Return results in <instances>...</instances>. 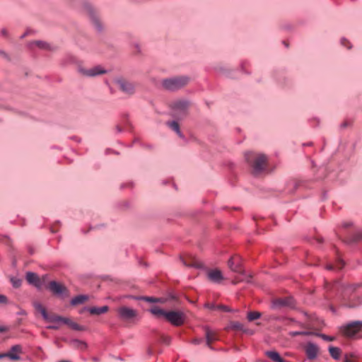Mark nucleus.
Here are the masks:
<instances>
[{"mask_svg": "<svg viewBox=\"0 0 362 362\" xmlns=\"http://www.w3.org/2000/svg\"><path fill=\"white\" fill-rule=\"evenodd\" d=\"M33 307L35 309L41 313L43 319L49 322H63L68 325L71 329L75 331H84L86 329L85 327L81 326L76 322L72 321L69 317H64L59 315H49L46 308L40 303L35 302L33 303Z\"/></svg>", "mask_w": 362, "mask_h": 362, "instance_id": "nucleus-1", "label": "nucleus"}, {"mask_svg": "<svg viewBox=\"0 0 362 362\" xmlns=\"http://www.w3.org/2000/svg\"><path fill=\"white\" fill-rule=\"evenodd\" d=\"M245 158L249 163H251L254 158V161L251 164L253 175H258L264 170L267 161V158L265 155L258 154L255 156L254 153L250 152L245 154Z\"/></svg>", "mask_w": 362, "mask_h": 362, "instance_id": "nucleus-2", "label": "nucleus"}, {"mask_svg": "<svg viewBox=\"0 0 362 362\" xmlns=\"http://www.w3.org/2000/svg\"><path fill=\"white\" fill-rule=\"evenodd\" d=\"M189 81L187 76H176L163 80V88L170 91H175L185 87Z\"/></svg>", "mask_w": 362, "mask_h": 362, "instance_id": "nucleus-3", "label": "nucleus"}, {"mask_svg": "<svg viewBox=\"0 0 362 362\" xmlns=\"http://www.w3.org/2000/svg\"><path fill=\"white\" fill-rule=\"evenodd\" d=\"M341 332L347 337L362 338V322L354 321L342 326Z\"/></svg>", "mask_w": 362, "mask_h": 362, "instance_id": "nucleus-4", "label": "nucleus"}, {"mask_svg": "<svg viewBox=\"0 0 362 362\" xmlns=\"http://www.w3.org/2000/svg\"><path fill=\"white\" fill-rule=\"evenodd\" d=\"M48 288L55 296L62 297L69 296V291L66 287L57 281H50L48 285Z\"/></svg>", "mask_w": 362, "mask_h": 362, "instance_id": "nucleus-5", "label": "nucleus"}, {"mask_svg": "<svg viewBox=\"0 0 362 362\" xmlns=\"http://www.w3.org/2000/svg\"><path fill=\"white\" fill-rule=\"evenodd\" d=\"M165 319L174 326H180L185 322V315L180 311H168Z\"/></svg>", "mask_w": 362, "mask_h": 362, "instance_id": "nucleus-6", "label": "nucleus"}, {"mask_svg": "<svg viewBox=\"0 0 362 362\" xmlns=\"http://www.w3.org/2000/svg\"><path fill=\"white\" fill-rule=\"evenodd\" d=\"M119 89L127 95H132L135 92L136 86L134 83L124 78H119L116 81Z\"/></svg>", "mask_w": 362, "mask_h": 362, "instance_id": "nucleus-7", "label": "nucleus"}, {"mask_svg": "<svg viewBox=\"0 0 362 362\" xmlns=\"http://www.w3.org/2000/svg\"><path fill=\"white\" fill-rule=\"evenodd\" d=\"M188 107L189 102L187 100H180L175 102L172 105V108L173 110V116L177 117L179 114L182 115H185Z\"/></svg>", "mask_w": 362, "mask_h": 362, "instance_id": "nucleus-8", "label": "nucleus"}, {"mask_svg": "<svg viewBox=\"0 0 362 362\" xmlns=\"http://www.w3.org/2000/svg\"><path fill=\"white\" fill-rule=\"evenodd\" d=\"M119 317L123 320H131L136 317L137 312L128 307H121L117 310Z\"/></svg>", "mask_w": 362, "mask_h": 362, "instance_id": "nucleus-9", "label": "nucleus"}, {"mask_svg": "<svg viewBox=\"0 0 362 362\" xmlns=\"http://www.w3.org/2000/svg\"><path fill=\"white\" fill-rule=\"evenodd\" d=\"M78 72L88 77H93L98 75L103 74L106 73V71L100 66H97L89 69H86L82 67L78 68Z\"/></svg>", "mask_w": 362, "mask_h": 362, "instance_id": "nucleus-10", "label": "nucleus"}, {"mask_svg": "<svg viewBox=\"0 0 362 362\" xmlns=\"http://www.w3.org/2000/svg\"><path fill=\"white\" fill-rule=\"evenodd\" d=\"M6 354V358L11 361H20L21 354H23V347L20 344L12 346Z\"/></svg>", "mask_w": 362, "mask_h": 362, "instance_id": "nucleus-11", "label": "nucleus"}, {"mask_svg": "<svg viewBox=\"0 0 362 362\" xmlns=\"http://www.w3.org/2000/svg\"><path fill=\"white\" fill-rule=\"evenodd\" d=\"M306 356L309 360H314L319 354V347L312 342H308L305 348Z\"/></svg>", "mask_w": 362, "mask_h": 362, "instance_id": "nucleus-12", "label": "nucleus"}, {"mask_svg": "<svg viewBox=\"0 0 362 362\" xmlns=\"http://www.w3.org/2000/svg\"><path fill=\"white\" fill-rule=\"evenodd\" d=\"M295 302L293 298L288 297V298H279L273 302V306L275 308H280V307H294Z\"/></svg>", "mask_w": 362, "mask_h": 362, "instance_id": "nucleus-13", "label": "nucleus"}, {"mask_svg": "<svg viewBox=\"0 0 362 362\" xmlns=\"http://www.w3.org/2000/svg\"><path fill=\"white\" fill-rule=\"evenodd\" d=\"M230 269L235 272H241V259L239 256H233L228 262Z\"/></svg>", "mask_w": 362, "mask_h": 362, "instance_id": "nucleus-14", "label": "nucleus"}, {"mask_svg": "<svg viewBox=\"0 0 362 362\" xmlns=\"http://www.w3.org/2000/svg\"><path fill=\"white\" fill-rule=\"evenodd\" d=\"M25 278L27 281L37 288H40L42 286V281L37 274L28 272L26 273Z\"/></svg>", "mask_w": 362, "mask_h": 362, "instance_id": "nucleus-15", "label": "nucleus"}, {"mask_svg": "<svg viewBox=\"0 0 362 362\" xmlns=\"http://www.w3.org/2000/svg\"><path fill=\"white\" fill-rule=\"evenodd\" d=\"M208 279L216 284H219L223 279L221 272L218 269H212L207 273Z\"/></svg>", "mask_w": 362, "mask_h": 362, "instance_id": "nucleus-16", "label": "nucleus"}, {"mask_svg": "<svg viewBox=\"0 0 362 362\" xmlns=\"http://www.w3.org/2000/svg\"><path fill=\"white\" fill-rule=\"evenodd\" d=\"M205 336H206V346L209 347L210 349H212L211 343L217 340L216 334V333L211 330L209 327H205Z\"/></svg>", "mask_w": 362, "mask_h": 362, "instance_id": "nucleus-17", "label": "nucleus"}, {"mask_svg": "<svg viewBox=\"0 0 362 362\" xmlns=\"http://www.w3.org/2000/svg\"><path fill=\"white\" fill-rule=\"evenodd\" d=\"M84 310H88L91 315H100L107 313L109 310V307L107 305H104L102 307H90L85 308Z\"/></svg>", "mask_w": 362, "mask_h": 362, "instance_id": "nucleus-18", "label": "nucleus"}, {"mask_svg": "<svg viewBox=\"0 0 362 362\" xmlns=\"http://www.w3.org/2000/svg\"><path fill=\"white\" fill-rule=\"evenodd\" d=\"M151 314H153L154 316H156L158 318L160 317H166L167 311H165L164 310L160 308L158 306H153L152 307L150 310Z\"/></svg>", "mask_w": 362, "mask_h": 362, "instance_id": "nucleus-19", "label": "nucleus"}, {"mask_svg": "<svg viewBox=\"0 0 362 362\" xmlns=\"http://www.w3.org/2000/svg\"><path fill=\"white\" fill-rule=\"evenodd\" d=\"M230 327L233 329L241 330L243 332L247 333V334H253V331H252V330H250L249 329L245 328V326L243 325V324H242V323H240L239 322H232Z\"/></svg>", "mask_w": 362, "mask_h": 362, "instance_id": "nucleus-20", "label": "nucleus"}, {"mask_svg": "<svg viewBox=\"0 0 362 362\" xmlns=\"http://www.w3.org/2000/svg\"><path fill=\"white\" fill-rule=\"evenodd\" d=\"M89 16H90L91 21L93 22V25H95V27L98 30H101V29H102L101 23H100L98 18L97 17L96 14L92 10L89 11Z\"/></svg>", "mask_w": 362, "mask_h": 362, "instance_id": "nucleus-21", "label": "nucleus"}, {"mask_svg": "<svg viewBox=\"0 0 362 362\" xmlns=\"http://www.w3.org/2000/svg\"><path fill=\"white\" fill-rule=\"evenodd\" d=\"M167 124L170 129H172L173 131H175L180 138L184 137L182 133L180 131V125L177 122H176V121L168 122Z\"/></svg>", "mask_w": 362, "mask_h": 362, "instance_id": "nucleus-22", "label": "nucleus"}, {"mask_svg": "<svg viewBox=\"0 0 362 362\" xmlns=\"http://www.w3.org/2000/svg\"><path fill=\"white\" fill-rule=\"evenodd\" d=\"M88 296L85 295H78L74 298H73L71 300V304L72 305H76L79 304L83 303L86 300H88Z\"/></svg>", "mask_w": 362, "mask_h": 362, "instance_id": "nucleus-23", "label": "nucleus"}, {"mask_svg": "<svg viewBox=\"0 0 362 362\" xmlns=\"http://www.w3.org/2000/svg\"><path fill=\"white\" fill-rule=\"evenodd\" d=\"M329 352L330 356L335 360H339L341 355V349L335 346H329Z\"/></svg>", "mask_w": 362, "mask_h": 362, "instance_id": "nucleus-24", "label": "nucleus"}, {"mask_svg": "<svg viewBox=\"0 0 362 362\" xmlns=\"http://www.w3.org/2000/svg\"><path fill=\"white\" fill-rule=\"evenodd\" d=\"M362 239V231L356 232L348 240L349 243H356Z\"/></svg>", "mask_w": 362, "mask_h": 362, "instance_id": "nucleus-25", "label": "nucleus"}, {"mask_svg": "<svg viewBox=\"0 0 362 362\" xmlns=\"http://www.w3.org/2000/svg\"><path fill=\"white\" fill-rule=\"evenodd\" d=\"M312 334H314V332H308V331H293V332H289V335L291 337H296V336H299V335L308 336V335H312Z\"/></svg>", "mask_w": 362, "mask_h": 362, "instance_id": "nucleus-26", "label": "nucleus"}, {"mask_svg": "<svg viewBox=\"0 0 362 362\" xmlns=\"http://www.w3.org/2000/svg\"><path fill=\"white\" fill-rule=\"evenodd\" d=\"M261 317V313L259 312H250L247 314V319L249 321H253L255 320L259 319Z\"/></svg>", "mask_w": 362, "mask_h": 362, "instance_id": "nucleus-27", "label": "nucleus"}, {"mask_svg": "<svg viewBox=\"0 0 362 362\" xmlns=\"http://www.w3.org/2000/svg\"><path fill=\"white\" fill-rule=\"evenodd\" d=\"M142 299L144 300L145 301L149 302V303H162L163 302L162 299L158 298H154V297L145 296V297H143Z\"/></svg>", "mask_w": 362, "mask_h": 362, "instance_id": "nucleus-28", "label": "nucleus"}, {"mask_svg": "<svg viewBox=\"0 0 362 362\" xmlns=\"http://www.w3.org/2000/svg\"><path fill=\"white\" fill-rule=\"evenodd\" d=\"M11 281L13 287L18 288L21 286L22 281L20 279L12 277Z\"/></svg>", "mask_w": 362, "mask_h": 362, "instance_id": "nucleus-29", "label": "nucleus"}, {"mask_svg": "<svg viewBox=\"0 0 362 362\" xmlns=\"http://www.w3.org/2000/svg\"><path fill=\"white\" fill-rule=\"evenodd\" d=\"M315 335L321 337L322 339L328 341H332L334 339V337L326 335L325 334L314 333Z\"/></svg>", "mask_w": 362, "mask_h": 362, "instance_id": "nucleus-30", "label": "nucleus"}, {"mask_svg": "<svg viewBox=\"0 0 362 362\" xmlns=\"http://www.w3.org/2000/svg\"><path fill=\"white\" fill-rule=\"evenodd\" d=\"M35 44L42 49H48L49 47V45L46 42L42 41H36Z\"/></svg>", "mask_w": 362, "mask_h": 362, "instance_id": "nucleus-31", "label": "nucleus"}, {"mask_svg": "<svg viewBox=\"0 0 362 362\" xmlns=\"http://www.w3.org/2000/svg\"><path fill=\"white\" fill-rule=\"evenodd\" d=\"M8 303V298L3 294H0V304H7Z\"/></svg>", "mask_w": 362, "mask_h": 362, "instance_id": "nucleus-32", "label": "nucleus"}, {"mask_svg": "<svg viewBox=\"0 0 362 362\" xmlns=\"http://www.w3.org/2000/svg\"><path fill=\"white\" fill-rule=\"evenodd\" d=\"M356 357V354L353 352L347 353L344 355V358H347V359H350V360H351V358H354Z\"/></svg>", "mask_w": 362, "mask_h": 362, "instance_id": "nucleus-33", "label": "nucleus"}, {"mask_svg": "<svg viewBox=\"0 0 362 362\" xmlns=\"http://www.w3.org/2000/svg\"><path fill=\"white\" fill-rule=\"evenodd\" d=\"M54 325H49L47 327V328L49 329H58L59 328V326L58 324H59L60 322H54Z\"/></svg>", "mask_w": 362, "mask_h": 362, "instance_id": "nucleus-34", "label": "nucleus"}, {"mask_svg": "<svg viewBox=\"0 0 362 362\" xmlns=\"http://www.w3.org/2000/svg\"><path fill=\"white\" fill-rule=\"evenodd\" d=\"M341 43L344 46H347L349 49L351 48V45H349L350 43L345 38L341 40Z\"/></svg>", "mask_w": 362, "mask_h": 362, "instance_id": "nucleus-35", "label": "nucleus"}, {"mask_svg": "<svg viewBox=\"0 0 362 362\" xmlns=\"http://www.w3.org/2000/svg\"><path fill=\"white\" fill-rule=\"evenodd\" d=\"M0 56L6 59V60H10L8 55L3 50H0Z\"/></svg>", "mask_w": 362, "mask_h": 362, "instance_id": "nucleus-36", "label": "nucleus"}, {"mask_svg": "<svg viewBox=\"0 0 362 362\" xmlns=\"http://www.w3.org/2000/svg\"><path fill=\"white\" fill-rule=\"evenodd\" d=\"M162 341L165 344H168L170 342V338L169 337H163Z\"/></svg>", "mask_w": 362, "mask_h": 362, "instance_id": "nucleus-37", "label": "nucleus"}, {"mask_svg": "<svg viewBox=\"0 0 362 362\" xmlns=\"http://www.w3.org/2000/svg\"><path fill=\"white\" fill-rule=\"evenodd\" d=\"M344 265V263L343 262V261L339 260V262L336 267H337L338 269H341L343 268Z\"/></svg>", "mask_w": 362, "mask_h": 362, "instance_id": "nucleus-38", "label": "nucleus"}, {"mask_svg": "<svg viewBox=\"0 0 362 362\" xmlns=\"http://www.w3.org/2000/svg\"><path fill=\"white\" fill-rule=\"evenodd\" d=\"M218 308L219 309H221V310L226 311V312H229L230 311V309L227 306H226V305H219Z\"/></svg>", "mask_w": 362, "mask_h": 362, "instance_id": "nucleus-39", "label": "nucleus"}, {"mask_svg": "<svg viewBox=\"0 0 362 362\" xmlns=\"http://www.w3.org/2000/svg\"><path fill=\"white\" fill-rule=\"evenodd\" d=\"M182 262H183V264L186 266V267H197V265L194 264H187L184 259H181Z\"/></svg>", "mask_w": 362, "mask_h": 362, "instance_id": "nucleus-40", "label": "nucleus"}, {"mask_svg": "<svg viewBox=\"0 0 362 362\" xmlns=\"http://www.w3.org/2000/svg\"><path fill=\"white\" fill-rule=\"evenodd\" d=\"M75 342L78 344H80L81 346V347H83V348H86V344L83 342V341H81L76 340Z\"/></svg>", "mask_w": 362, "mask_h": 362, "instance_id": "nucleus-41", "label": "nucleus"}, {"mask_svg": "<svg viewBox=\"0 0 362 362\" xmlns=\"http://www.w3.org/2000/svg\"><path fill=\"white\" fill-rule=\"evenodd\" d=\"M202 341V339H195L193 340V343L195 344H199Z\"/></svg>", "mask_w": 362, "mask_h": 362, "instance_id": "nucleus-42", "label": "nucleus"}, {"mask_svg": "<svg viewBox=\"0 0 362 362\" xmlns=\"http://www.w3.org/2000/svg\"><path fill=\"white\" fill-rule=\"evenodd\" d=\"M1 34H2V35L6 37L8 35V32H7V30L5 28H3L1 30Z\"/></svg>", "mask_w": 362, "mask_h": 362, "instance_id": "nucleus-43", "label": "nucleus"}, {"mask_svg": "<svg viewBox=\"0 0 362 362\" xmlns=\"http://www.w3.org/2000/svg\"><path fill=\"white\" fill-rule=\"evenodd\" d=\"M7 330V328L4 326H0V332H4Z\"/></svg>", "mask_w": 362, "mask_h": 362, "instance_id": "nucleus-44", "label": "nucleus"}, {"mask_svg": "<svg viewBox=\"0 0 362 362\" xmlns=\"http://www.w3.org/2000/svg\"><path fill=\"white\" fill-rule=\"evenodd\" d=\"M205 307L209 308V309H214L215 308V305H211V304H206Z\"/></svg>", "mask_w": 362, "mask_h": 362, "instance_id": "nucleus-45", "label": "nucleus"}, {"mask_svg": "<svg viewBox=\"0 0 362 362\" xmlns=\"http://www.w3.org/2000/svg\"><path fill=\"white\" fill-rule=\"evenodd\" d=\"M334 266L332 264H327V267H326V269H328V270H332L334 269Z\"/></svg>", "mask_w": 362, "mask_h": 362, "instance_id": "nucleus-46", "label": "nucleus"}, {"mask_svg": "<svg viewBox=\"0 0 362 362\" xmlns=\"http://www.w3.org/2000/svg\"><path fill=\"white\" fill-rule=\"evenodd\" d=\"M243 281V279H235V280H234V281H233V284H236L238 282H239V281Z\"/></svg>", "mask_w": 362, "mask_h": 362, "instance_id": "nucleus-47", "label": "nucleus"}, {"mask_svg": "<svg viewBox=\"0 0 362 362\" xmlns=\"http://www.w3.org/2000/svg\"><path fill=\"white\" fill-rule=\"evenodd\" d=\"M4 358H6V353L0 354V359Z\"/></svg>", "mask_w": 362, "mask_h": 362, "instance_id": "nucleus-48", "label": "nucleus"}, {"mask_svg": "<svg viewBox=\"0 0 362 362\" xmlns=\"http://www.w3.org/2000/svg\"><path fill=\"white\" fill-rule=\"evenodd\" d=\"M351 225V223H344V226L345 228H346V227L350 226Z\"/></svg>", "mask_w": 362, "mask_h": 362, "instance_id": "nucleus-49", "label": "nucleus"}, {"mask_svg": "<svg viewBox=\"0 0 362 362\" xmlns=\"http://www.w3.org/2000/svg\"><path fill=\"white\" fill-rule=\"evenodd\" d=\"M344 362H352L350 359L344 358Z\"/></svg>", "mask_w": 362, "mask_h": 362, "instance_id": "nucleus-50", "label": "nucleus"}, {"mask_svg": "<svg viewBox=\"0 0 362 362\" xmlns=\"http://www.w3.org/2000/svg\"><path fill=\"white\" fill-rule=\"evenodd\" d=\"M284 44L285 45L286 47H288V44L286 42H284Z\"/></svg>", "mask_w": 362, "mask_h": 362, "instance_id": "nucleus-51", "label": "nucleus"}, {"mask_svg": "<svg viewBox=\"0 0 362 362\" xmlns=\"http://www.w3.org/2000/svg\"><path fill=\"white\" fill-rule=\"evenodd\" d=\"M346 123H343V124H341V127H346Z\"/></svg>", "mask_w": 362, "mask_h": 362, "instance_id": "nucleus-52", "label": "nucleus"}]
</instances>
